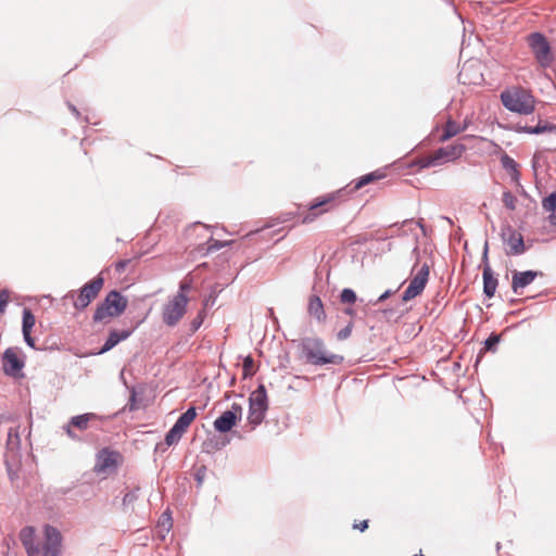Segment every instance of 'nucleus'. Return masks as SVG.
<instances>
[{"instance_id": "nucleus-43", "label": "nucleus", "mask_w": 556, "mask_h": 556, "mask_svg": "<svg viewBox=\"0 0 556 556\" xmlns=\"http://www.w3.org/2000/svg\"><path fill=\"white\" fill-rule=\"evenodd\" d=\"M228 412L237 415L238 420H240L242 417V406L238 403H232L231 408Z\"/></svg>"}, {"instance_id": "nucleus-10", "label": "nucleus", "mask_w": 556, "mask_h": 556, "mask_svg": "<svg viewBox=\"0 0 556 556\" xmlns=\"http://www.w3.org/2000/svg\"><path fill=\"white\" fill-rule=\"evenodd\" d=\"M465 150L466 147L462 143L441 147L427 159L425 166H437L444 162L454 161L460 157Z\"/></svg>"}, {"instance_id": "nucleus-55", "label": "nucleus", "mask_w": 556, "mask_h": 556, "mask_svg": "<svg viewBox=\"0 0 556 556\" xmlns=\"http://www.w3.org/2000/svg\"><path fill=\"white\" fill-rule=\"evenodd\" d=\"M417 226L420 227L425 231V227L421 220L417 222Z\"/></svg>"}, {"instance_id": "nucleus-51", "label": "nucleus", "mask_w": 556, "mask_h": 556, "mask_svg": "<svg viewBox=\"0 0 556 556\" xmlns=\"http://www.w3.org/2000/svg\"><path fill=\"white\" fill-rule=\"evenodd\" d=\"M343 312L345 315H349L351 317H354L356 315V311L353 307H345Z\"/></svg>"}, {"instance_id": "nucleus-19", "label": "nucleus", "mask_w": 556, "mask_h": 556, "mask_svg": "<svg viewBox=\"0 0 556 556\" xmlns=\"http://www.w3.org/2000/svg\"><path fill=\"white\" fill-rule=\"evenodd\" d=\"M237 421V415L230 412H224L214 420V429L217 432L226 433L236 426Z\"/></svg>"}, {"instance_id": "nucleus-25", "label": "nucleus", "mask_w": 556, "mask_h": 556, "mask_svg": "<svg viewBox=\"0 0 556 556\" xmlns=\"http://www.w3.org/2000/svg\"><path fill=\"white\" fill-rule=\"evenodd\" d=\"M382 177H383V174H380L379 172H372V173L366 174L356 180V182L353 187V190H358V189L363 188L364 186H366L372 181H376Z\"/></svg>"}, {"instance_id": "nucleus-28", "label": "nucleus", "mask_w": 556, "mask_h": 556, "mask_svg": "<svg viewBox=\"0 0 556 556\" xmlns=\"http://www.w3.org/2000/svg\"><path fill=\"white\" fill-rule=\"evenodd\" d=\"M357 300V295L354 290L344 288L340 293V301L343 304H354Z\"/></svg>"}, {"instance_id": "nucleus-2", "label": "nucleus", "mask_w": 556, "mask_h": 556, "mask_svg": "<svg viewBox=\"0 0 556 556\" xmlns=\"http://www.w3.org/2000/svg\"><path fill=\"white\" fill-rule=\"evenodd\" d=\"M501 101L505 109L510 112L528 115L534 111L535 101L533 96L521 87L503 91Z\"/></svg>"}, {"instance_id": "nucleus-6", "label": "nucleus", "mask_w": 556, "mask_h": 556, "mask_svg": "<svg viewBox=\"0 0 556 556\" xmlns=\"http://www.w3.org/2000/svg\"><path fill=\"white\" fill-rule=\"evenodd\" d=\"M429 265L425 263L419 266V261L417 260L412 269L413 277L409 280V285L402 294L403 302H408L422 293L429 280Z\"/></svg>"}, {"instance_id": "nucleus-52", "label": "nucleus", "mask_w": 556, "mask_h": 556, "mask_svg": "<svg viewBox=\"0 0 556 556\" xmlns=\"http://www.w3.org/2000/svg\"><path fill=\"white\" fill-rule=\"evenodd\" d=\"M8 437H9V441L11 440V438H16L18 439V433H17V430L13 429V428H10L9 430V433H8Z\"/></svg>"}, {"instance_id": "nucleus-56", "label": "nucleus", "mask_w": 556, "mask_h": 556, "mask_svg": "<svg viewBox=\"0 0 556 556\" xmlns=\"http://www.w3.org/2000/svg\"><path fill=\"white\" fill-rule=\"evenodd\" d=\"M415 254H417V256L419 255V250L417 247H415L414 251H413Z\"/></svg>"}, {"instance_id": "nucleus-16", "label": "nucleus", "mask_w": 556, "mask_h": 556, "mask_svg": "<svg viewBox=\"0 0 556 556\" xmlns=\"http://www.w3.org/2000/svg\"><path fill=\"white\" fill-rule=\"evenodd\" d=\"M137 326L129 328V329H123V330H116L113 329L109 332V337L106 338L104 344L99 351V354H103L112 350L114 346H116L119 342L128 339L131 333L135 331Z\"/></svg>"}, {"instance_id": "nucleus-34", "label": "nucleus", "mask_w": 556, "mask_h": 556, "mask_svg": "<svg viewBox=\"0 0 556 556\" xmlns=\"http://www.w3.org/2000/svg\"><path fill=\"white\" fill-rule=\"evenodd\" d=\"M160 532H168L172 528V517L168 511L162 515V520L159 522Z\"/></svg>"}, {"instance_id": "nucleus-23", "label": "nucleus", "mask_w": 556, "mask_h": 556, "mask_svg": "<svg viewBox=\"0 0 556 556\" xmlns=\"http://www.w3.org/2000/svg\"><path fill=\"white\" fill-rule=\"evenodd\" d=\"M94 416L96 415L92 413L81 414V415L72 417L68 422H70V426H73L80 430H86L88 428L89 421L92 418H94Z\"/></svg>"}, {"instance_id": "nucleus-9", "label": "nucleus", "mask_w": 556, "mask_h": 556, "mask_svg": "<svg viewBox=\"0 0 556 556\" xmlns=\"http://www.w3.org/2000/svg\"><path fill=\"white\" fill-rule=\"evenodd\" d=\"M62 547V534L51 525L43 526V544L40 545V556H60Z\"/></svg>"}, {"instance_id": "nucleus-15", "label": "nucleus", "mask_w": 556, "mask_h": 556, "mask_svg": "<svg viewBox=\"0 0 556 556\" xmlns=\"http://www.w3.org/2000/svg\"><path fill=\"white\" fill-rule=\"evenodd\" d=\"M542 276L541 271L535 270H525V271H517L515 270L513 273V279H511V290L516 294H521V290L533 282V280L538 277Z\"/></svg>"}, {"instance_id": "nucleus-3", "label": "nucleus", "mask_w": 556, "mask_h": 556, "mask_svg": "<svg viewBox=\"0 0 556 556\" xmlns=\"http://www.w3.org/2000/svg\"><path fill=\"white\" fill-rule=\"evenodd\" d=\"M127 299L116 290L110 291L105 299L97 305L93 314V321L101 323L108 317L122 315L127 307Z\"/></svg>"}, {"instance_id": "nucleus-48", "label": "nucleus", "mask_w": 556, "mask_h": 556, "mask_svg": "<svg viewBox=\"0 0 556 556\" xmlns=\"http://www.w3.org/2000/svg\"><path fill=\"white\" fill-rule=\"evenodd\" d=\"M72 427H73V426H70V422H68L66 426H64V430H65L66 434H67L70 438H72V439H77V435L73 432Z\"/></svg>"}, {"instance_id": "nucleus-5", "label": "nucleus", "mask_w": 556, "mask_h": 556, "mask_svg": "<svg viewBox=\"0 0 556 556\" xmlns=\"http://www.w3.org/2000/svg\"><path fill=\"white\" fill-rule=\"evenodd\" d=\"M189 303L188 295L175 294L167 303L164 304L162 309V320L167 327H175L179 324L181 318L187 313Z\"/></svg>"}, {"instance_id": "nucleus-49", "label": "nucleus", "mask_w": 556, "mask_h": 556, "mask_svg": "<svg viewBox=\"0 0 556 556\" xmlns=\"http://www.w3.org/2000/svg\"><path fill=\"white\" fill-rule=\"evenodd\" d=\"M354 528H357L361 531H365L368 528V521L363 520L359 525H354Z\"/></svg>"}, {"instance_id": "nucleus-11", "label": "nucleus", "mask_w": 556, "mask_h": 556, "mask_svg": "<svg viewBox=\"0 0 556 556\" xmlns=\"http://www.w3.org/2000/svg\"><path fill=\"white\" fill-rule=\"evenodd\" d=\"M122 455L117 451L104 447L97 454L94 471L97 473H110L117 469Z\"/></svg>"}, {"instance_id": "nucleus-47", "label": "nucleus", "mask_w": 556, "mask_h": 556, "mask_svg": "<svg viewBox=\"0 0 556 556\" xmlns=\"http://www.w3.org/2000/svg\"><path fill=\"white\" fill-rule=\"evenodd\" d=\"M128 407H129V410L136 409V392H135L134 389L131 391V395H130V399H129Z\"/></svg>"}, {"instance_id": "nucleus-21", "label": "nucleus", "mask_w": 556, "mask_h": 556, "mask_svg": "<svg viewBox=\"0 0 556 556\" xmlns=\"http://www.w3.org/2000/svg\"><path fill=\"white\" fill-rule=\"evenodd\" d=\"M502 167L510 175L513 180L519 179V170L517 162L510 157L508 154H504L501 156Z\"/></svg>"}, {"instance_id": "nucleus-22", "label": "nucleus", "mask_w": 556, "mask_h": 556, "mask_svg": "<svg viewBox=\"0 0 556 556\" xmlns=\"http://www.w3.org/2000/svg\"><path fill=\"white\" fill-rule=\"evenodd\" d=\"M542 206L546 212H551L549 223L556 226V190L543 199Z\"/></svg>"}, {"instance_id": "nucleus-46", "label": "nucleus", "mask_w": 556, "mask_h": 556, "mask_svg": "<svg viewBox=\"0 0 556 556\" xmlns=\"http://www.w3.org/2000/svg\"><path fill=\"white\" fill-rule=\"evenodd\" d=\"M173 428H175L181 434H184L188 429V427H185V425L181 424L178 419L174 424Z\"/></svg>"}, {"instance_id": "nucleus-24", "label": "nucleus", "mask_w": 556, "mask_h": 556, "mask_svg": "<svg viewBox=\"0 0 556 556\" xmlns=\"http://www.w3.org/2000/svg\"><path fill=\"white\" fill-rule=\"evenodd\" d=\"M181 437L182 434L172 427L165 434L164 443L157 444L155 448L164 451L163 445L172 446L174 444H177L180 441Z\"/></svg>"}, {"instance_id": "nucleus-17", "label": "nucleus", "mask_w": 556, "mask_h": 556, "mask_svg": "<svg viewBox=\"0 0 556 556\" xmlns=\"http://www.w3.org/2000/svg\"><path fill=\"white\" fill-rule=\"evenodd\" d=\"M3 364L5 371L10 375H15L24 367L23 361H21L13 349H7L3 353Z\"/></svg>"}, {"instance_id": "nucleus-27", "label": "nucleus", "mask_w": 556, "mask_h": 556, "mask_svg": "<svg viewBox=\"0 0 556 556\" xmlns=\"http://www.w3.org/2000/svg\"><path fill=\"white\" fill-rule=\"evenodd\" d=\"M197 417V410H195V407L191 406L189 407L185 413H182L179 417H178V420L185 425V427H188L191 425V422L195 419Z\"/></svg>"}, {"instance_id": "nucleus-26", "label": "nucleus", "mask_w": 556, "mask_h": 556, "mask_svg": "<svg viewBox=\"0 0 556 556\" xmlns=\"http://www.w3.org/2000/svg\"><path fill=\"white\" fill-rule=\"evenodd\" d=\"M35 316L29 308L23 309L22 332L31 331L35 325Z\"/></svg>"}, {"instance_id": "nucleus-12", "label": "nucleus", "mask_w": 556, "mask_h": 556, "mask_svg": "<svg viewBox=\"0 0 556 556\" xmlns=\"http://www.w3.org/2000/svg\"><path fill=\"white\" fill-rule=\"evenodd\" d=\"M502 239L508 245L507 255H521L526 252L523 237L518 233L511 226L503 229Z\"/></svg>"}, {"instance_id": "nucleus-45", "label": "nucleus", "mask_w": 556, "mask_h": 556, "mask_svg": "<svg viewBox=\"0 0 556 556\" xmlns=\"http://www.w3.org/2000/svg\"><path fill=\"white\" fill-rule=\"evenodd\" d=\"M30 332H31V331L23 332L24 341H25V343H26L29 348H31V349H36V346H35V340H34V338L31 337Z\"/></svg>"}, {"instance_id": "nucleus-38", "label": "nucleus", "mask_w": 556, "mask_h": 556, "mask_svg": "<svg viewBox=\"0 0 556 556\" xmlns=\"http://www.w3.org/2000/svg\"><path fill=\"white\" fill-rule=\"evenodd\" d=\"M10 294L7 290L0 291V312H4L8 303H9Z\"/></svg>"}, {"instance_id": "nucleus-4", "label": "nucleus", "mask_w": 556, "mask_h": 556, "mask_svg": "<svg viewBox=\"0 0 556 556\" xmlns=\"http://www.w3.org/2000/svg\"><path fill=\"white\" fill-rule=\"evenodd\" d=\"M268 410V396L264 384H260L249 396L248 421L252 429L261 425Z\"/></svg>"}, {"instance_id": "nucleus-53", "label": "nucleus", "mask_w": 556, "mask_h": 556, "mask_svg": "<svg viewBox=\"0 0 556 556\" xmlns=\"http://www.w3.org/2000/svg\"><path fill=\"white\" fill-rule=\"evenodd\" d=\"M414 223V219H406L402 223L401 227H405V226H408V225H412Z\"/></svg>"}, {"instance_id": "nucleus-14", "label": "nucleus", "mask_w": 556, "mask_h": 556, "mask_svg": "<svg viewBox=\"0 0 556 556\" xmlns=\"http://www.w3.org/2000/svg\"><path fill=\"white\" fill-rule=\"evenodd\" d=\"M18 536L28 556H40V544L36 542V532L34 527H24L20 531Z\"/></svg>"}, {"instance_id": "nucleus-39", "label": "nucleus", "mask_w": 556, "mask_h": 556, "mask_svg": "<svg viewBox=\"0 0 556 556\" xmlns=\"http://www.w3.org/2000/svg\"><path fill=\"white\" fill-rule=\"evenodd\" d=\"M332 200H333V197H332V195H326V197H324L321 200H319L318 202H316V203L312 204V205L309 206V208H311L312 211H314V210H316V208H318V207H321V206H324V205H326V204L330 203Z\"/></svg>"}, {"instance_id": "nucleus-8", "label": "nucleus", "mask_w": 556, "mask_h": 556, "mask_svg": "<svg viewBox=\"0 0 556 556\" xmlns=\"http://www.w3.org/2000/svg\"><path fill=\"white\" fill-rule=\"evenodd\" d=\"M104 285V278L98 275L91 281L85 283L80 290L77 299L74 301V307L77 311L85 309L99 294Z\"/></svg>"}, {"instance_id": "nucleus-20", "label": "nucleus", "mask_w": 556, "mask_h": 556, "mask_svg": "<svg viewBox=\"0 0 556 556\" xmlns=\"http://www.w3.org/2000/svg\"><path fill=\"white\" fill-rule=\"evenodd\" d=\"M465 131V127H460V124L453 119H448L443 128V132L440 137L441 141H446L452 137Z\"/></svg>"}, {"instance_id": "nucleus-7", "label": "nucleus", "mask_w": 556, "mask_h": 556, "mask_svg": "<svg viewBox=\"0 0 556 556\" xmlns=\"http://www.w3.org/2000/svg\"><path fill=\"white\" fill-rule=\"evenodd\" d=\"M528 45L535 60L542 67H548L553 62L551 45L541 33H532L528 36Z\"/></svg>"}, {"instance_id": "nucleus-18", "label": "nucleus", "mask_w": 556, "mask_h": 556, "mask_svg": "<svg viewBox=\"0 0 556 556\" xmlns=\"http://www.w3.org/2000/svg\"><path fill=\"white\" fill-rule=\"evenodd\" d=\"M307 312L318 323H325L327 319L324 304L318 295L313 294L309 296Z\"/></svg>"}, {"instance_id": "nucleus-1", "label": "nucleus", "mask_w": 556, "mask_h": 556, "mask_svg": "<svg viewBox=\"0 0 556 556\" xmlns=\"http://www.w3.org/2000/svg\"><path fill=\"white\" fill-rule=\"evenodd\" d=\"M300 349L306 363L314 366L340 365L344 359L342 355L328 352L325 342L317 337L303 338L300 342Z\"/></svg>"}, {"instance_id": "nucleus-31", "label": "nucleus", "mask_w": 556, "mask_h": 556, "mask_svg": "<svg viewBox=\"0 0 556 556\" xmlns=\"http://www.w3.org/2000/svg\"><path fill=\"white\" fill-rule=\"evenodd\" d=\"M502 201L506 208L514 211L516 208L517 198L510 191H504Z\"/></svg>"}, {"instance_id": "nucleus-13", "label": "nucleus", "mask_w": 556, "mask_h": 556, "mask_svg": "<svg viewBox=\"0 0 556 556\" xmlns=\"http://www.w3.org/2000/svg\"><path fill=\"white\" fill-rule=\"evenodd\" d=\"M488 242L484 244L482 260L484 262L482 278H483V293L486 298H492L495 294L498 280L494 277L491 266L488 263Z\"/></svg>"}, {"instance_id": "nucleus-44", "label": "nucleus", "mask_w": 556, "mask_h": 556, "mask_svg": "<svg viewBox=\"0 0 556 556\" xmlns=\"http://www.w3.org/2000/svg\"><path fill=\"white\" fill-rule=\"evenodd\" d=\"M395 291L393 290H387L384 291L376 301L372 302L374 305H377L381 302H384L387 299H389L392 294H394Z\"/></svg>"}, {"instance_id": "nucleus-57", "label": "nucleus", "mask_w": 556, "mask_h": 556, "mask_svg": "<svg viewBox=\"0 0 556 556\" xmlns=\"http://www.w3.org/2000/svg\"><path fill=\"white\" fill-rule=\"evenodd\" d=\"M532 166H533V168L535 169V167H536V163H535V160H534V159H533Z\"/></svg>"}, {"instance_id": "nucleus-50", "label": "nucleus", "mask_w": 556, "mask_h": 556, "mask_svg": "<svg viewBox=\"0 0 556 556\" xmlns=\"http://www.w3.org/2000/svg\"><path fill=\"white\" fill-rule=\"evenodd\" d=\"M67 105H68V109L71 110V112L78 118L80 116V113L77 110V108L75 105H73L72 103H68Z\"/></svg>"}, {"instance_id": "nucleus-42", "label": "nucleus", "mask_w": 556, "mask_h": 556, "mask_svg": "<svg viewBox=\"0 0 556 556\" xmlns=\"http://www.w3.org/2000/svg\"><path fill=\"white\" fill-rule=\"evenodd\" d=\"M206 468L202 466L199 468L194 475V479L198 482V485L200 486L203 483L204 476H205Z\"/></svg>"}, {"instance_id": "nucleus-35", "label": "nucleus", "mask_w": 556, "mask_h": 556, "mask_svg": "<svg viewBox=\"0 0 556 556\" xmlns=\"http://www.w3.org/2000/svg\"><path fill=\"white\" fill-rule=\"evenodd\" d=\"M140 489L137 486L130 491H128L123 497V505H129L138 500Z\"/></svg>"}, {"instance_id": "nucleus-37", "label": "nucleus", "mask_w": 556, "mask_h": 556, "mask_svg": "<svg viewBox=\"0 0 556 556\" xmlns=\"http://www.w3.org/2000/svg\"><path fill=\"white\" fill-rule=\"evenodd\" d=\"M192 289V279L188 276L182 279L179 283V290L176 294L187 295V293Z\"/></svg>"}, {"instance_id": "nucleus-54", "label": "nucleus", "mask_w": 556, "mask_h": 556, "mask_svg": "<svg viewBox=\"0 0 556 556\" xmlns=\"http://www.w3.org/2000/svg\"><path fill=\"white\" fill-rule=\"evenodd\" d=\"M469 122L467 119L464 121L463 124H460V127H465V130L468 128Z\"/></svg>"}, {"instance_id": "nucleus-32", "label": "nucleus", "mask_w": 556, "mask_h": 556, "mask_svg": "<svg viewBox=\"0 0 556 556\" xmlns=\"http://www.w3.org/2000/svg\"><path fill=\"white\" fill-rule=\"evenodd\" d=\"M554 126L552 125H548V124H544V125H541V124H538L536 126L532 127V126H526L523 128V131L527 132V134H535V135H539V134H542V132H545L547 130H552Z\"/></svg>"}, {"instance_id": "nucleus-29", "label": "nucleus", "mask_w": 556, "mask_h": 556, "mask_svg": "<svg viewBox=\"0 0 556 556\" xmlns=\"http://www.w3.org/2000/svg\"><path fill=\"white\" fill-rule=\"evenodd\" d=\"M242 370L243 379L251 378L254 375V361L250 355L243 359Z\"/></svg>"}, {"instance_id": "nucleus-30", "label": "nucleus", "mask_w": 556, "mask_h": 556, "mask_svg": "<svg viewBox=\"0 0 556 556\" xmlns=\"http://www.w3.org/2000/svg\"><path fill=\"white\" fill-rule=\"evenodd\" d=\"M501 341V336L497 333H491L488 339L484 341V346L486 351L495 352L497 349V344Z\"/></svg>"}, {"instance_id": "nucleus-41", "label": "nucleus", "mask_w": 556, "mask_h": 556, "mask_svg": "<svg viewBox=\"0 0 556 556\" xmlns=\"http://www.w3.org/2000/svg\"><path fill=\"white\" fill-rule=\"evenodd\" d=\"M129 263H130L129 260H119L114 265L115 271L118 273V274L124 273Z\"/></svg>"}, {"instance_id": "nucleus-40", "label": "nucleus", "mask_w": 556, "mask_h": 556, "mask_svg": "<svg viewBox=\"0 0 556 556\" xmlns=\"http://www.w3.org/2000/svg\"><path fill=\"white\" fill-rule=\"evenodd\" d=\"M210 242H211V244L208 245L210 251H217V250L229 244L228 242H222V241L214 240V239H211Z\"/></svg>"}, {"instance_id": "nucleus-36", "label": "nucleus", "mask_w": 556, "mask_h": 556, "mask_svg": "<svg viewBox=\"0 0 556 556\" xmlns=\"http://www.w3.org/2000/svg\"><path fill=\"white\" fill-rule=\"evenodd\" d=\"M353 327H354V323L352 320H350L348 323V325L342 328L338 333H337V339L339 341H344L346 340L348 338H350L351 333H352V330H353Z\"/></svg>"}, {"instance_id": "nucleus-33", "label": "nucleus", "mask_w": 556, "mask_h": 556, "mask_svg": "<svg viewBox=\"0 0 556 556\" xmlns=\"http://www.w3.org/2000/svg\"><path fill=\"white\" fill-rule=\"evenodd\" d=\"M205 317V312L201 311L198 313V315L191 320L189 330L191 333H194L199 330V328L202 326Z\"/></svg>"}]
</instances>
